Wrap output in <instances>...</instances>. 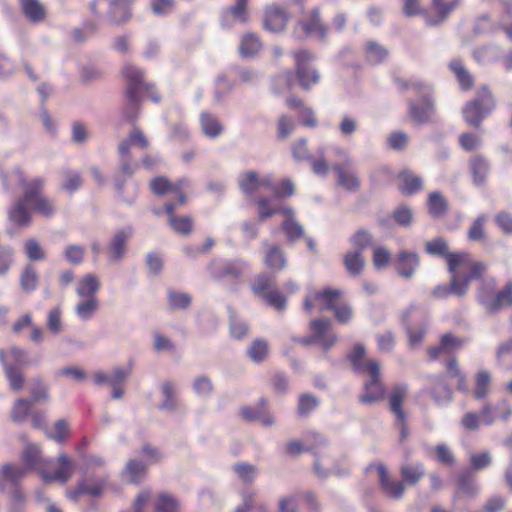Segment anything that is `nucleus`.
Listing matches in <instances>:
<instances>
[{
    "label": "nucleus",
    "mask_w": 512,
    "mask_h": 512,
    "mask_svg": "<svg viewBox=\"0 0 512 512\" xmlns=\"http://www.w3.org/2000/svg\"><path fill=\"white\" fill-rule=\"evenodd\" d=\"M448 271L451 274L450 286L439 285L434 288L436 298H446L450 294L463 296L472 280L479 279L486 270L483 263L474 261L468 253L447 256Z\"/></svg>",
    "instance_id": "1"
},
{
    "label": "nucleus",
    "mask_w": 512,
    "mask_h": 512,
    "mask_svg": "<svg viewBox=\"0 0 512 512\" xmlns=\"http://www.w3.org/2000/svg\"><path fill=\"white\" fill-rule=\"evenodd\" d=\"M3 185L6 189H12L18 185L22 192H25V199L29 200L32 211L45 217L51 218L56 213V204L53 199L43 194L46 179L43 176L26 178L19 168L13 169L8 174L2 175Z\"/></svg>",
    "instance_id": "2"
},
{
    "label": "nucleus",
    "mask_w": 512,
    "mask_h": 512,
    "mask_svg": "<svg viewBox=\"0 0 512 512\" xmlns=\"http://www.w3.org/2000/svg\"><path fill=\"white\" fill-rule=\"evenodd\" d=\"M365 348L361 344L355 345L350 354V361L356 372L368 375L369 381L364 383V392L360 396L363 404H373L384 397V386L380 380V364L376 360H366Z\"/></svg>",
    "instance_id": "3"
},
{
    "label": "nucleus",
    "mask_w": 512,
    "mask_h": 512,
    "mask_svg": "<svg viewBox=\"0 0 512 512\" xmlns=\"http://www.w3.org/2000/svg\"><path fill=\"white\" fill-rule=\"evenodd\" d=\"M27 468L15 464H4L0 471V491L8 495L7 512H26V495L19 487Z\"/></svg>",
    "instance_id": "4"
},
{
    "label": "nucleus",
    "mask_w": 512,
    "mask_h": 512,
    "mask_svg": "<svg viewBox=\"0 0 512 512\" xmlns=\"http://www.w3.org/2000/svg\"><path fill=\"white\" fill-rule=\"evenodd\" d=\"M398 84L404 90L412 89L422 95L420 101L408 102L409 116L412 121L416 124H424L431 121L435 114V106L431 98V86L418 79L410 81L399 80Z\"/></svg>",
    "instance_id": "5"
},
{
    "label": "nucleus",
    "mask_w": 512,
    "mask_h": 512,
    "mask_svg": "<svg viewBox=\"0 0 512 512\" xmlns=\"http://www.w3.org/2000/svg\"><path fill=\"white\" fill-rule=\"evenodd\" d=\"M28 363L27 351L16 345L7 349L0 348V364L9 387L20 391L24 387L25 378L22 368Z\"/></svg>",
    "instance_id": "6"
},
{
    "label": "nucleus",
    "mask_w": 512,
    "mask_h": 512,
    "mask_svg": "<svg viewBox=\"0 0 512 512\" xmlns=\"http://www.w3.org/2000/svg\"><path fill=\"white\" fill-rule=\"evenodd\" d=\"M340 296L341 291L337 289L325 288L321 291H315L306 296L304 308L310 312L313 307L312 301L314 300L320 311L333 310L337 320L341 323H346L352 317V310L346 303L337 304Z\"/></svg>",
    "instance_id": "7"
},
{
    "label": "nucleus",
    "mask_w": 512,
    "mask_h": 512,
    "mask_svg": "<svg viewBox=\"0 0 512 512\" xmlns=\"http://www.w3.org/2000/svg\"><path fill=\"white\" fill-rule=\"evenodd\" d=\"M495 108V101L487 86L478 89L475 99L469 101L462 109L467 124L479 128L481 122Z\"/></svg>",
    "instance_id": "8"
},
{
    "label": "nucleus",
    "mask_w": 512,
    "mask_h": 512,
    "mask_svg": "<svg viewBox=\"0 0 512 512\" xmlns=\"http://www.w3.org/2000/svg\"><path fill=\"white\" fill-rule=\"evenodd\" d=\"M270 188V197H259L256 201L260 220L271 217L286 207L280 204V199L291 196L294 193V185L290 180H283L279 185L273 182Z\"/></svg>",
    "instance_id": "9"
},
{
    "label": "nucleus",
    "mask_w": 512,
    "mask_h": 512,
    "mask_svg": "<svg viewBox=\"0 0 512 512\" xmlns=\"http://www.w3.org/2000/svg\"><path fill=\"white\" fill-rule=\"evenodd\" d=\"M494 281L483 284L478 292V300L489 312H496L512 306V284H507L501 291L494 294Z\"/></svg>",
    "instance_id": "10"
},
{
    "label": "nucleus",
    "mask_w": 512,
    "mask_h": 512,
    "mask_svg": "<svg viewBox=\"0 0 512 512\" xmlns=\"http://www.w3.org/2000/svg\"><path fill=\"white\" fill-rule=\"evenodd\" d=\"M237 183L245 196L255 197L260 192L270 193V188H273V177L271 174H259L257 171L248 170L238 175Z\"/></svg>",
    "instance_id": "11"
},
{
    "label": "nucleus",
    "mask_w": 512,
    "mask_h": 512,
    "mask_svg": "<svg viewBox=\"0 0 512 512\" xmlns=\"http://www.w3.org/2000/svg\"><path fill=\"white\" fill-rule=\"evenodd\" d=\"M90 10L96 16L106 15L114 23H122L131 15L129 0H95Z\"/></svg>",
    "instance_id": "12"
},
{
    "label": "nucleus",
    "mask_w": 512,
    "mask_h": 512,
    "mask_svg": "<svg viewBox=\"0 0 512 512\" xmlns=\"http://www.w3.org/2000/svg\"><path fill=\"white\" fill-rule=\"evenodd\" d=\"M106 484L107 479L105 477H96L88 471H85L76 487L67 490L66 495L72 501H78L81 495L99 497L103 494Z\"/></svg>",
    "instance_id": "13"
},
{
    "label": "nucleus",
    "mask_w": 512,
    "mask_h": 512,
    "mask_svg": "<svg viewBox=\"0 0 512 512\" xmlns=\"http://www.w3.org/2000/svg\"><path fill=\"white\" fill-rule=\"evenodd\" d=\"M294 59L300 85L304 89H309L317 84L320 78L319 73L311 66L314 56L306 50H301L294 54Z\"/></svg>",
    "instance_id": "14"
},
{
    "label": "nucleus",
    "mask_w": 512,
    "mask_h": 512,
    "mask_svg": "<svg viewBox=\"0 0 512 512\" xmlns=\"http://www.w3.org/2000/svg\"><path fill=\"white\" fill-rule=\"evenodd\" d=\"M123 77L127 81L126 97L131 106L136 108L139 102L141 89H148L146 83L143 82L144 73L139 68L126 64L122 69Z\"/></svg>",
    "instance_id": "15"
},
{
    "label": "nucleus",
    "mask_w": 512,
    "mask_h": 512,
    "mask_svg": "<svg viewBox=\"0 0 512 512\" xmlns=\"http://www.w3.org/2000/svg\"><path fill=\"white\" fill-rule=\"evenodd\" d=\"M190 185V181L188 179H180L176 183H170L164 177H157L153 179L150 183L151 190L158 195L168 194L174 198H176V202L179 205H183L186 201V197L184 195V188Z\"/></svg>",
    "instance_id": "16"
},
{
    "label": "nucleus",
    "mask_w": 512,
    "mask_h": 512,
    "mask_svg": "<svg viewBox=\"0 0 512 512\" xmlns=\"http://www.w3.org/2000/svg\"><path fill=\"white\" fill-rule=\"evenodd\" d=\"M414 314L417 316H424V312L415 305L409 306L402 315V320L406 325L409 346L411 348H417L421 345L428 326V320L424 317V320L419 327H412L410 325V319Z\"/></svg>",
    "instance_id": "17"
},
{
    "label": "nucleus",
    "mask_w": 512,
    "mask_h": 512,
    "mask_svg": "<svg viewBox=\"0 0 512 512\" xmlns=\"http://www.w3.org/2000/svg\"><path fill=\"white\" fill-rule=\"evenodd\" d=\"M331 322L325 319H315L310 323L312 336L309 338L301 339L304 344L320 343L321 346L328 350L335 342L336 336L328 333Z\"/></svg>",
    "instance_id": "18"
},
{
    "label": "nucleus",
    "mask_w": 512,
    "mask_h": 512,
    "mask_svg": "<svg viewBox=\"0 0 512 512\" xmlns=\"http://www.w3.org/2000/svg\"><path fill=\"white\" fill-rule=\"evenodd\" d=\"M245 266V263L240 261L216 259L209 264L208 270L215 279L236 278L243 273Z\"/></svg>",
    "instance_id": "19"
},
{
    "label": "nucleus",
    "mask_w": 512,
    "mask_h": 512,
    "mask_svg": "<svg viewBox=\"0 0 512 512\" xmlns=\"http://www.w3.org/2000/svg\"><path fill=\"white\" fill-rule=\"evenodd\" d=\"M288 21V13L283 6L272 4L264 11V28L277 33L284 30Z\"/></svg>",
    "instance_id": "20"
},
{
    "label": "nucleus",
    "mask_w": 512,
    "mask_h": 512,
    "mask_svg": "<svg viewBox=\"0 0 512 512\" xmlns=\"http://www.w3.org/2000/svg\"><path fill=\"white\" fill-rule=\"evenodd\" d=\"M22 197L14 201L8 210L9 221L19 227H28L32 221V209L28 208L29 200L25 199V192H22Z\"/></svg>",
    "instance_id": "21"
},
{
    "label": "nucleus",
    "mask_w": 512,
    "mask_h": 512,
    "mask_svg": "<svg viewBox=\"0 0 512 512\" xmlns=\"http://www.w3.org/2000/svg\"><path fill=\"white\" fill-rule=\"evenodd\" d=\"M376 469L379 475L380 488L383 493L390 498L400 499L404 493L403 483L391 479L385 465L378 464Z\"/></svg>",
    "instance_id": "22"
},
{
    "label": "nucleus",
    "mask_w": 512,
    "mask_h": 512,
    "mask_svg": "<svg viewBox=\"0 0 512 512\" xmlns=\"http://www.w3.org/2000/svg\"><path fill=\"white\" fill-rule=\"evenodd\" d=\"M57 461L58 466L55 468L53 473L41 471L44 481L49 482L55 480L61 483H66L73 475L75 466L65 454H60Z\"/></svg>",
    "instance_id": "23"
},
{
    "label": "nucleus",
    "mask_w": 512,
    "mask_h": 512,
    "mask_svg": "<svg viewBox=\"0 0 512 512\" xmlns=\"http://www.w3.org/2000/svg\"><path fill=\"white\" fill-rule=\"evenodd\" d=\"M419 266V257L415 252L401 250L396 259L395 267L398 274L404 278H411Z\"/></svg>",
    "instance_id": "24"
},
{
    "label": "nucleus",
    "mask_w": 512,
    "mask_h": 512,
    "mask_svg": "<svg viewBox=\"0 0 512 512\" xmlns=\"http://www.w3.org/2000/svg\"><path fill=\"white\" fill-rule=\"evenodd\" d=\"M408 387L406 384L395 385L389 395V407L399 422L406 421L405 412L402 409V403L407 397Z\"/></svg>",
    "instance_id": "25"
},
{
    "label": "nucleus",
    "mask_w": 512,
    "mask_h": 512,
    "mask_svg": "<svg viewBox=\"0 0 512 512\" xmlns=\"http://www.w3.org/2000/svg\"><path fill=\"white\" fill-rule=\"evenodd\" d=\"M177 206H179V204L174 202H167L165 204V211L169 218V225L176 233L188 235L192 230V219L188 216L177 217L174 214V210Z\"/></svg>",
    "instance_id": "26"
},
{
    "label": "nucleus",
    "mask_w": 512,
    "mask_h": 512,
    "mask_svg": "<svg viewBox=\"0 0 512 512\" xmlns=\"http://www.w3.org/2000/svg\"><path fill=\"white\" fill-rule=\"evenodd\" d=\"M464 344L465 341L463 339L457 338L452 334L447 333L441 337V341L438 347H434L429 350V355L431 359H436L441 354L449 355L459 350Z\"/></svg>",
    "instance_id": "27"
},
{
    "label": "nucleus",
    "mask_w": 512,
    "mask_h": 512,
    "mask_svg": "<svg viewBox=\"0 0 512 512\" xmlns=\"http://www.w3.org/2000/svg\"><path fill=\"white\" fill-rule=\"evenodd\" d=\"M300 26L311 37L323 39L327 33L326 26L320 21V11L317 8L311 11L309 18L303 20Z\"/></svg>",
    "instance_id": "28"
},
{
    "label": "nucleus",
    "mask_w": 512,
    "mask_h": 512,
    "mask_svg": "<svg viewBox=\"0 0 512 512\" xmlns=\"http://www.w3.org/2000/svg\"><path fill=\"white\" fill-rule=\"evenodd\" d=\"M333 169L337 173L338 184L349 192H355L360 187V181L356 173L340 163H333Z\"/></svg>",
    "instance_id": "29"
},
{
    "label": "nucleus",
    "mask_w": 512,
    "mask_h": 512,
    "mask_svg": "<svg viewBox=\"0 0 512 512\" xmlns=\"http://www.w3.org/2000/svg\"><path fill=\"white\" fill-rule=\"evenodd\" d=\"M199 122L202 133L210 139L219 137L224 131V127L218 117L209 112H202Z\"/></svg>",
    "instance_id": "30"
},
{
    "label": "nucleus",
    "mask_w": 512,
    "mask_h": 512,
    "mask_svg": "<svg viewBox=\"0 0 512 512\" xmlns=\"http://www.w3.org/2000/svg\"><path fill=\"white\" fill-rule=\"evenodd\" d=\"M101 284L99 278L92 273L81 277L76 284V294L80 298L97 297Z\"/></svg>",
    "instance_id": "31"
},
{
    "label": "nucleus",
    "mask_w": 512,
    "mask_h": 512,
    "mask_svg": "<svg viewBox=\"0 0 512 512\" xmlns=\"http://www.w3.org/2000/svg\"><path fill=\"white\" fill-rule=\"evenodd\" d=\"M279 213L286 215V219L282 223V229L287 235L289 242H295L304 236L303 227L293 217V211L291 208H285Z\"/></svg>",
    "instance_id": "32"
},
{
    "label": "nucleus",
    "mask_w": 512,
    "mask_h": 512,
    "mask_svg": "<svg viewBox=\"0 0 512 512\" xmlns=\"http://www.w3.org/2000/svg\"><path fill=\"white\" fill-rule=\"evenodd\" d=\"M242 505L237 506L234 512H268L264 503L258 501V494L254 490H245L241 494Z\"/></svg>",
    "instance_id": "33"
},
{
    "label": "nucleus",
    "mask_w": 512,
    "mask_h": 512,
    "mask_svg": "<svg viewBox=\"0 0 512 512\" xmlns=\"http://www.w3.org/2000/svg\"><path fill=\"white\" fill-rule=\"evenodd\" d=\"M314 456V469L320 478L324 479L328 477L330 474L343 475L345 473L330 464L328 453L315 451Z\"/></svg>",
    "instance_id": "34"
},
{
    "label": "nucleus",
    "mask_w": 512,
    "mask_h": 512,
    "mask_svg": "<svg viewBox=\"0 0 512 512\" xmlns=\"http://www.w3.org/2000/svg\"><path fill=\"white\" fill-rule=\"evenodd\" d=\"M265 400H260V405L258 407H243L241 409V415L244 419L248 421L258 420L265 426H270L273 424L274 419L272 415H270L265 409Z\"/></svg>",
    "instance_id": "35"
},
{
    "label": "nucleus",
    "mask_w": 512,
    "mask_h": 512,
    "mask_svg": "<svg viewBox=\"0 0 512 512\" xmlns=\"http://www.w3.org/2000/svg\"><path fill=\"white\" fill-rule=\"evenodd\" d=\"M100 306L98 297L81 298L75 305V313L81 321H89L96 314Z\"/></svg>",
    "instance_id": "36"
},
{
    "label": "nucleus",
    "mask_w": 512,
    "mask_h": 512,
    "mask_svg": "<svg viewBox=\"0 0 512 512\" xmlns=\"http://www.w3.org/2000/svg\"><path fill=\"white\" fill-rule=\"evenodd\" d=\"M469 167L473 183L477 186L484 184L489 172V164L487 160L480 155L474 156L469 161Z\"/></svg>",
    "instance_id": "37"
},
{
    "label": "nucleus",
    "mask_w": 512,
    "mask_h": 512,
    "mask_svg": "<svg viewBox=\"0 0 512 512\" xmlns=\"http://www.w3.org/2000/svg\"><path fill=\"white\" fill-rule=\"evenodd\" d=\"M276 285V277L269 274H259L251 284V290L258 299L263 298Z\"/></svg>",
    "instance_id": "38"
},
{
    "label": "nucleus",
    "mask_w": 512,
    "mask_h": 512,
    "mask_svg": "<svg viewBox=\"0 0 512 512\" xmlns=\"http://www.w3.org/2000/svg\"><path fill=\"white\" fill-rule=\"evenodd\" d=\"M403 481L409 485H415L424 475L425 469L422 463H406L400 468Z\"/></svg>",
    "instance_id": "39"
},
{
    "label": "nucleus",
    "mask_w": 512,
    "mask_h": 512,
    "mask_svg": "<svg viewBox=\"0 0 512 512\" xmlns=\"http://www.w3.org/2000/svg\"><path fill=\"white\" fill-rule=\"evenodd\" d=\"M22 11L27 19L37 23L44 19L45 8L38 0H20Z\"/></svg>",
    "instance_id": "40"
},
{
    "label": "nucleus",
    "mask_w": 512,
    "mask_h": 512,
    "mask_svg": "<svg viewBox=\"0 0 512 512\" xmlns=\"http://www.w3.org/2000/svg\"><path fill=\"white\" fill-rule=\"evenodd\" d=\"M401 184L400 191L403 194L411 195L422 189V179L409 171H403L399 174Z\"/></svg>",
    "instance_id": "41"
},
{
    "label": "nucleus",
    "mask_w": 512,
    "mask_h": 512,
    "mask_svg": "<svg viewBox=\"0 0 512 512\" xmlns=\"http://www.w3.org/2000/svg\"><path fill=\"white\" fill-rule=\"evenodd\" d=\"M181 504L169 493H160L154 503V512H180Z\"/></svg>",
    "instance_id": "42"
},
{
    "label": "nucleus",
    "mask_w": 512,
    "mask_h": 512,
    "mask_svg": "<svg viewBox=\"0 0 512 512\" xmlns=\"http://www.w3.org/2000/svg\"><path fill=\"white\" fill-rule=\"evenodd\" d=\"M431 395L438 405L446 404L451 400V390L444 377L437 376L434 378Z\"/></svg>",
    "instance_id": "43"
},
{
    "label": "nucleus",
    "mask_w": 512,
    "mask_h": 512,
    "mask_svg": "<svg viewBox=\"0 0 512 512\" xmlns=\"http://www.w3.org/2000/svg\"><path fill=\"white\" fill-rule=\"evenodd\" d=\"M131 235V231H118L111 240L109 253L113 260H120L125 253V244Z\"/></svg>",
    "instance_id": "44"
},
{
    "label": "nucleus",
    "mask_w": 512,
    "mask_h": 512,
    "mask_svg": "<svg viewBox=\"0 0 512 512\" xmlns=\"http://www.w3.org/2000/svg\"><path fill=\"white\" fill-rule=\"evenodd\" d=\"M62 315L63 310L60 305L50 308L47 312V329L54 335L60 334L64 329Z\"/></svg>",
    "instance_id": "45"
},
{
    "label": "nucleus",
    "mask_w": 512,
    "mask_h": 512,
    "mask_svg": "<svg viewBox=\"0 0 512 512\" xmlns=\"http://www.w3.org/2000/svg\"><path fill=\"white\" fill-rule=\"evenodd\" d=\"M448 203L438 191L432 192L428 197V210L432 217H441L447 211Z\"/></svg>",
    "instance_id": "46"
},
{
    "label": "nucleus",
    "mask_w": 512,
    "mask_h": 512,
    "mask_svg": "<svg viewBox=\"0 0 512 512\" xmlns=\"http://www.w3.org/2000/svg\"><path fill=\"white\" fill-rule=\"evenodd\" d=\"M264 262L270 269L275 271L282 270L286 266V258L277 246L268 247Z\"/></svg>",
    "instance_id": "47"
},
{
    "label": "nucleus",
    "mask_w": 512,
    "mask_h": 512,
    "mask_svg": "<svg viewBox=\"0 0 512 512\" xmlns=\"http://www.w3.org/2000/svg\"><path fill=\"white\" fill-rule=\"evenodd\" d=\"M163 401L159 405V409L166 412H174L178 407L175 388L172 383L165 382L162 385Z\"/></svg>",
    "instance_id": "48"
},
{
    "label": "nucleus",
    "mask_w": 512,
    "mask_h": 512,
    "mask_svg": "<svg viewBox=\"0 0 512 512\" xmlns=\"http://www.w3.org/2000/svg\"><path fill=\"white\" fill-rule=\"evenodd\" d=\"M147 464L137 460H130L124 471V475L131 483H139L145 476Z\"/></svg>",
    "instance_id": "49"
},
{
    "label": "nucleus",
    "mask_w": 512,
    "mask_h": 512,
    "mask_svg": "<svg viewBox=\"0 0 512 512\" xmlns=\"http://www.w3.org/2000/svg\"><path fill=\"white\" fill-rule=\"evenodd\" d=\"M22 458L27 468H36L40 472L44 471L41 465L42 456L37 445L28 444L23 451Z\"/></svg>",
    "instance_id": "50"
},
{
    "label": "nucleus",
    "mask_w": 512,
    "mask_h": 512,
    "mask_svg": "<svg viewBox=\"0 0 512 512\" xmlns=\"http://www.w3.org/2000/svg\"><path fill=\"white\" fill-rule=\"evenodd\" d=\"M262 44L259 38L252 33L243 36L240 43V53L243 57H252L259 52Z\"/></svg>",
    "instance_id": "51"
},
{
    "label": "nucleus",
    "mask_w": 512,
    "mask_h": 512,
    "mask_svg": "<svg viewBox=\"0 0 512 512\" xmlns=\"http://www.w3.org/2000/svg\"><path fill=\"white\" fill-rule=\"evenodd\" d=\"M365 54L370 63L378 64L388 56V51L376 41L370 40L365 44Z\"/></svg>",
    "instance_id": "52"
},
{
    "label": "nucleus",
    "mask_w": 512,
    "mask_h": 512,
    "mask_svg": "<svg viewBox=\"0 0 512 512\" xmlns=\"http://www.w3.org/2000/svg\"><path fill=\"white\" fill-rule=\"evenodd\" d=\"M232 469L244 484L252 483L258 474L257 467L248 463H237L233 465Z\"/></svg>",
    "instance_id": "53"
},
{
    "label": "nucleus",
    "mask_w": 512,
    "mask_h": 512,
    "mask_svg": "<svg viewBox=\"0 0 512 512\" xmlns=\"http://www.w3.org/2000/svg\"><path fill=\"white\" fill-rule=\"evenodd\" d=\"M344 265L350 274H360L364 267L362 253H360V251L348 252L344 257Z\"/></svg>",
    "instance_id": "54"
},
{
    "label": "nucleus",
    "mask_w": 512,
    "mask_h": 512,
    "mask_svg": "<svg viewBox=\"0 0 512 512\" xmlns=\"http://www.w3.org/2000/svg\"><path fill=\"white\" fill-rule=\"evenodd\" d=\"M170 308L174 310L187 309L191 304V296L185 292L170 290L167 295Z\"/></svg>",
    "instance_id": "55"
},
{
    "label": "nucleus",
    "mask_w": 512,
    "mask_h": 512,
    "mask_svg": "<svg viewBox=\"0 0 512 512\" xmlns=\"http://www.w3.org/2000/svg\"><path fill=\"white\" fill-rule=\"evenodd\" d=\"M450 68L455 73L461 88L464 90L470 89L473 84V80L462 62L460 60H454L450 63Z\"/></svg>",
    "instance_id": "56"
},
{
    "label": "nucleus",
    "mask_w": 512,
    "mask_h": 512,
    "mask_svg": "<svg viewBox=\"0 0 512 512\" xmlns=\"http://www.w3.org/2000/svg\"><path fill=\"white\" fill-rule=\"evenodd\" d=\"M38 280L39 278L37 272L31 265H28L21 274L20 286L23 291L29 293L37 288Z\"/></svg>",
    "instance_id": "57"
},
{
    "label": "nucleus",
    "mask_w": 512,
    "mask_h": 512,
    "mask_svg": "<svg viewBox=\"0 0 512 512\" xmlns=\"http://www.w3.org/2000/svg\"><path fill=\"white\" fill-rule=\"evenodd\" d=\"M29 391L32 403L46 401L49 399L48 388L40 377L32 379Z\"/></svg>",
    "instance_id": "58"
},
{
    "label": "nucleus",
    "mask_w": 512,
    "mask_h": 512,
    "mask_svg": "<svg viewBox=\"0 0 512 512\" xmlns=\"http://www.w3.org/2000/svg\"><path fill=\"white\" fill-rule=\"evenodd\" d=\"M490 375L486 371H481L476 375V388L474 390V398L475 399H483L485 398L490 390Z\"/></svg>",
    "instance_id": "59"
},
{
    "label": "nucleus",
    "mask_w": 512,
    "mask_h": 512,
    "mask_svg": "<svg viewBox=\"0 0 512 512\" xmlns=\"http://www.w3.org/2000/svg\"><path fill=\"white\" fill-rule=\"evenodd\" d=\"M32 408V402L26 399H18L11 411L12 420L22 422L29 415Z\"/></svg>",
    "instance_id": "60"
},
{
    "label": "nucleus",
    "mask_w": 512,
    "mask_h": 512,
    "mask_svg": "<svg viewBox=\"0 0 512 512\" xmlns=\"http://www.w3.org/2000/svg\"><path fill=\"white\" fill-rule=\"evenodd\" d=\"M268 354V344L263 339H256L248 348V355L254 362H261Z\"/></svg>",
    "instance_id": "61"
},
{
    "label": "nucleus",
    "mask_w": 512,
    "mask_h": 512,
    "mask_svg": "<svg viewBox=\"0 0 512 512\" xmlns=\"http://www.w3.org/2000/svg\"><path fill=\"white\" fill-rule=\"evenodd\" d=\"M64 181L62 183V189L73 193L77 189H79L82 185V179L80 177V174L73 170H66L63 173Z\"/></svg>",
    "instance_id": "62"
},
{
    "label": "nucleus",
    "mask_w": 512,
    "mask_h": 512,
    "mask_svg": "<svg viewBox=\"0 0 512 512\" xmlns=\"http://www.w3.org/2000/svg\"><path fill=\"white\" fill-rule=\"evenodd\" d=\"M260 300L278 311H283L286 308V298L275 288Z\"/></svg>",
    "instance_id": "63"
},
{
    "label": "nucleus",
    "mask_w": 512,
    "mask_h": 512,
    "mask_svg": "<svg viewBox=\"0 0 512 512\" xmlns=\"http://www.w3.org/2000/svg\"><path fill=\"white\" fill-rule=\"evenodd\" d=\"M458 484L459 490L468 496L476 495L480 491V486L469 473L462 474Z\"/></svg>",
    "instance_id": "64"
}]
</instances>
